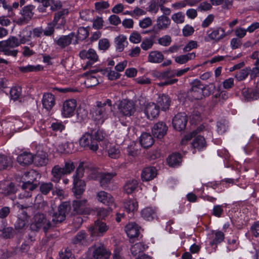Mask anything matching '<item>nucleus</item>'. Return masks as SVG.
Returning a JSON list of instances; mask_svg holds the SVG:
<instances>
[{"instance_id": "nucleus-30", "label": "nucleus", "mask_w": 259, "mask_h": 259, "mask_svg": "<svg viewBox=\"0 0 259 259\" xmlns=\"http://www.w3.org/2000/svg\"><path fill=\"white\" fill-rule=\"evenodd\" d=\"M63 171L62 167L60 166L59 165L54 166L51 171L52 176L51 179V181L56 183H58L60 181L62 177L65 175Z\"/></svg>"}, {"instance_id": "nucleus-45", "label": "nucleus", "mask_w": 259, "mask_h": 259, "mask_svg": "<svg viewBox=\"0 0 259 259\" xmlns=\"http://www.w3.org/2000/svg\"><path fill=\"white\" fill-rule=\"evenodd\" d=\"M116 44V49L119 52H122L125 47V44H127L126 41V37L123 35H120L115 38Z\"/></svg>"}, {"instance_id": "nucleus-50", "label": "nucleus", "mask_w": 259, "mask_h": 259, "mask_svg": "<svg viewBox=\"0 0 259 259\" xmlns=\"http://www.w3.org/2000/svg\"><path fill=\"white\" fill-rule=\"evenodd\" d=\"M114 176V175L111 173L103 174L101 176V186L103 188H106Z\"/></svg>"}, {"instance_id": "nucleus-6", "label": "nucleus", "mask_w": 259, "mask_h": 259, "mask_svg": "<svg viewBox=\"0 0 259 259\" xmlns=\"http://www.w3.org/2000/svg\"><path fill=\"white\" fill-rule=\"evenodd\" d=\"M89 251L92 253L94 259L101 258L108 259L111 255V252L107 249L103 243L101 242L93 245L89 248Z\"/></svg>"}, {"instance_id": "nucleus-23", "label": "nucleus", "mask_w": 259, "mask_h": 259, "mask_svg": "<svg viewBox=\"0 0 259 259\" xmlns=\"http://www.w3.org/2000/svg\"><path fill=\"white\" fill-rule=\"evenodd\" d=\"M88 234L84 230L79 231L71 239V242L74 244H79L87 246L90 241L87 239Z\"/></svg>"}, {"instance_id": "nucleus-57", "label": "nucleus", "mask_w": 259, "mask_h": 259, "mask_svg": "<svg viewBox=\"0 0 259 259\" xmlns=\"http://www.w3.org/2000/svg\"><path fill=\"white\" fill-rule=\"evenodd\" d=\"M214 98L218 99L215 102H220L222 104L228 98V93L225 91H222L216 94L214 96Z\"/></svg>"}, {"instance_id": "nucleus-7", "label": "nucleus", "mask_w": 259, "mask_h": 259, "mask_svg": "<svg viewBox=\"0 0 259 259\" xmlns=\"http://www.w3.org/2000/svg\"><path fill=\"white\" fill-rule=\"evenodd\" d=\"M30 180L24 182L22 185V189L24 190L33 191L40 184L39 180L41 175L36 171L31 170L29 171L27 175Z\"/></svg>"}, {"instance_id": "nucleus-29", "label": "nucleus", "mask_w": 259, "mask_h": 259, "mask_svg": "<svg viewBox=\"0 0 259 259\" xmlns=\"http://www.w3.org/2000/svg\"><path fill=\"white\" fill-rule=\"evenodd\" d=\"M47 154L46 152H37L33 156V162L37 166H44L48 162Z\"/></svg>"}, {"instance_id": "nucleus-4", "label": "nucleus", "mask_w": 259, "mask_h": 259, "mask_svg": "<svg viewBox=\"0 0 259 259\" xmlns=\"http://www.w3.org/2000/svg\"><path fill=\"white\" fill-rule=\"evenodd\" d=\"M53 222L47 220V218L43 213H36L33 218L32 222L30 224V228L32 231L37 232L41 228L45 233H47L48 230L54 227Z\"/></svg>"}, {"instance_id": "nucleus-15", "label": "nucleus", "mask_w": 259, "mask_h": 259, "mask_svg": "<svg viewBox=\"0 0 259 259\" xmlns=\"http://www.w3.org/2000/svg\"><path fill=\"white\" fill-rule=\"evenodd\" d=\"M79 56L82 59H88L89 60L86 63L84 69L91 66L93 63L97 61L98 56L96 51L93 49H90L89 50H82L79 53Z\"/></svg>"}, {"instance_id": "nucleus-53", "label": "nucleus", "mask_w": 259, "mask_h": 259, "mask_svg": "<svg viewBox=\"0 0 259 259\" xmlns=\"http://www.w3.org/2000/svg\"><path fill=\"white\" fill-rule=\"evenodd\" d=\"M89 34V32L85 28L80 27L78 28L77 33L75 35V36L77 39L83 40L88 36Z\"/></svg>"}, {"instance_id": "nucleus-24", "label": "nucleus", "mask_w": 259, "mask_h": 259, "mask_svg": "<svg viewBox=\"0 0 259 259\" xmlns=\"http://www.w3.org/2000/svg\"><path fill=\"white\" fill-rule=\"evenodd\" d=\"M211 30L212 31L210 33H209V31L207 32L208 37L211 40H213L218 42L223 39L226 36L224 29L221 27Z\"/></svg>"}, {"instance_id": "nucleus-48", "label": "nucleus", "mask_w": 259, "mask_h": 259, "mask_svg": "<svg viewBox=\"0 0 259 259\" xmlns=\"http://www.w3.org/2000/svg\"><path fill=\"white\" fill-rule=\"evenodd\" d=\"M146 249V245L141 242L136 243L131 248L132 254L136 256L144 251Z\"/></svg>"}, {"instance_id": "nucleus-8", "label": "nucleus", "mask_w": 259, "mask_h": 259, "mask_svg": "<svg viewBox=\"0 0 259 259\" xmlns=\"http://www.w3.org/2000/svg\"><path fill=\"white\" fill-rule=\"evenodd\" d=\"M72 205L73 210L71 212V215L75 214H87L90 212L88 207V200L86 199H76L72 201Z\"/></svg>"}, {"instance_id": "nucleus-14", "label": "nucleus", "mask_w": 259, "mask_h": 259, "mask_svg": "<svg viewBox=\"0 0 259 259\" xmlns=\"http://www.w3.org/2000/svg\"><path fill=\"white\" fill-rule=\"evenodd\" d=\"M76 107V102L74 99H70L65 101L63 104L62 114L65 117L72 116Z\"/></svg>"}, {"instance_id": "nucleus-34", "label": "nucleus", "mask_w": 259, "mask_h": 259, "mask_svg": "<svg viewBox=\"0 0 259 259\" xmlns=\"http://www.w3.org/2000/svg\"><path fill=\"white\" fill-rule=\"evenodd\" d=\"M159 108H161L163 110L168 109L170 104V99L168 96L162 94L159 96L157 100V104Z\"/></svg>"}, {"instance_id": "nucleus-36", "label": "nucleus", "mask_w": 259, "mask_h": 259, "mask_svg": "<svg viewBox=\"0 0 259 259\" xmlns=\"http://www.w3.org/2000/svg\"><path fill=\"white\" fill-rule=\"evenodd\" d=\"M124 209L127 212L137 211L138 207V202L136 199H128L123 201Z\"/></svg>"}, {"instance_id": "nucleus-54", "label": "nucleus", "mask_w": 259, "mask_h": 259, "mask_svg": "<svg viewBox=\"0 0 259 259\" xmlns=\"http://www.w3.org/2000/svg\"><path fill=\"white\" fill-rule=\"evenodd\" d=\"M250 71V69L249 68H244L236 73L235 77L239 81L243 80L248 76Z\"/></svg>"}, {"instance_id": "nucleus-56", "label": "nucleus", "mask_w": 259, "mask_h": 259, "mask_svg": "<svg viewBox=\"0 0 259 259\" xmlns=\"http://www.w3.org/2000/svg\"><path fill=\"white\" fill-rule=\"evenodd\" d=\"M21 93V89L19 87L12 88L10 91V97L14 101L17 100L20 97Z\"/></svg>"}, {"instance_id": "nucleus-21", "label": "nucleus", "mask_w": 259, "mask_h": 259, "mask_svg": "<svg viewBox=\"0 0 259 259\" xmlns=\"http://www.w3.org/2000/svg\"><path fill=\"white\" fill-rule=\"evenodd\" d=\"M98 201L104 204L111 207L114 205V200L111 194L106 192L101 191L97 194Z\"/></svg>"}, {"instance_id": "nucleus-60", "label": "nucleus", "mask_w": 259, "mask_h": 259, "mask_svg": "<svg viewBox=\"0 0 259 259\" xmlns=\"http://www.w3.org/2000/svg\"><path fill=\"white\" fill-rule=\"evenodd\" d=\"M153 44L154 41L151 39H147L146 38L142 41L141 47L143 50L147 51L152 48Z\"/></svg>"}, {"instance_id": "nucleus-19", "label": "nucleus", "mask_w": 259, "mask_h": 259, "mask_svg": "<svg viewBox=\"0 0 259 259\" xmlns=\"http://www.w3.org/2000/svg\"><path fill=\"white\" fill-rule=\"evenodd\" d=\"M85 189V184L83 180H73L72 192L76 199H80Z\"/></svg>"}, {"instance_id": "nucleus-59", "label": "nucleus", "mask_w": 259, "mask_h": 259, "mask_svg": "<svg viewBox=\"0 0 259 259\" xmlns=\"http://www.w3.org/2000/svg\"><path fill=\"white\" fill-rule=\"evenodd\" d=\"M172 41L171 37L168 35H165L158 39V43L162 46H169Z\"/></svg>"}, {"instance_id": "nucleus-16", "label": "nucleus", "mask_w": 259, "mask_h": 259, "mask_svg": "<svg viewBox=\"0 0 259 259\" xmlns=\"http://www.w3.org/2000/svg\"><path fill=\"white\" fill-rule=\"evenodd\" d=\"M167 130L168 127L164 122H158L153 126L152 133L154 137L161 139L166 134Z\"/></svg>"}, {"instance_id": "nucleus-13", "label": "nucleus", "mask_w": 259, "mask_h": 259, "mask_svg": "<svg viewBox=\"0 0 259 259\" xmlns=\"http://www.w3.org/2000/svg\"><path fill=\"white\" fill-rule=\"evenodd\" d=\"M108 229L106 224L100 220L95 222L94 225L89 228V232L92 237L101 236Z\"/></svg>"}, {"instance_id": "nucleus-18", "label": "nucleus", "mask_w": 259, "mask_h": 259, "mask_svg": "<svg viewBox=\"0 0 259 259\" xmlns=\"http://www.w3.org/2000/svg\"><path fill=\"white\" fill-rule=\"evenodd\" d=\"M160 108L156 104L151 102L147 104L145 113L148 119L152 120L157 118L159 114Z\"/></svg>"}, {"instance_id": "nucleus-42", "label": "nucleus", "mask_w": 259, "mask_h": 259, "mask_svg": "<svg viewBox=\"0 0 259 259\" xmlns=\"http://www.w3.org/2000/svg\"><path fill=\"white\" fill-rule=\"evenodd\" d=\"M2 237L6 239L13 238L16 234V232L12 227H5L1 231Z\"/></svg>"}, {"instance_id": "nucleus-27", "label": "nucleus", "mask_w": 259, "mask_h": 259, "mask_svg": "<svg viewBox=\"0 0 259 259\" xmlns=\"http://www.w3.org/2000/svg\"><path fill=\"white\" fill-rule=\"evenodd\" d=\"M157 176V170L155 167L150 166L145 168L141 174L143 181H149Z\"/></svg>"}, {"instance_id": "nucleus-26", "label": "nucleus", "mask_w": 259, "mask_h": 259, "mask_svg": "<svg viewBox=\"0 0 259 259\" xmlns=\"http://www.w3.org/2000/svg\"><path fill=\"white\" fill-rule=\"evenodd\" d=\"M33 155L30 152H24L19 154L17 160L22 166L31 164L33 162Z\"/></svg>"}, {"instance_id": "nucleus-22", "label": "nucleus", "mask_w": 259, "mask_h": 259, "mask_svg": "<svg viewBox=\"0 0 259 259\" xmlns=\"http://www.w3.org/2000/svg\"><path fill=\"white\" fill-rule=\"evenodd\" d=\"M56 103V99L54 95L49 93L44 94L42 99L43 107L48 111H50Z\"/></svg>"}, {"instance_id": "nucleus-41", "label": "nucleus", "mask_w": 259, "mask_h": 259, "mask_svg": "<svg viewBox=\"0 0 259 259\" xmlns=\"http://www.w3.org/2000/svg\"><path fill=\"white\" fill-rule=\"evenodd\" d=\"M193 147L195 149H197L198 150L206 147V143L205 139L203 136H198L193 140L192 143Z\"/></svg>"}, {"instance_id": "nucleus-25", "label": "nucleus", "mask_w": 259, "mask_h": 259, "mask_svg": "<svg viewBox=\"0 0 259 259\" xmlns=\"http://www.w3.org/2000/svg\"><path fill=\"white\" fill-rule=\"evenodd\" d=\"M69 10L68 9H63L58 11L54 14V18L53 21V25L59 24L64 25L66 22L65 18L68 15Z\"/></svg>"}, {"instance_id": "nucleus-62", "label": "nucleus", "mask_w": 259, "mask_h": 259, "mask_svg": "<svg viewBox=\"0 0 259 259\" xmlns=\"http://www.w3.org/2000/svg\"><path fill=\"white\" fill-rule=\"evenodd\" d=\"M83 163H80L76 170L75 175L73 176L74 180L78 179V180H81L80 178L83 177Z\"/></svg>"}, {"instance_id": "nucleus-1", "label": "nucleus", "mask_w": 259, "mask_h": 259, "mask_svg": "<svg viewBox=\"0 0 259 259\" xmlns=\"http://www.w3.org/2000/svg\"><path fill=\"white\" fill-rule=\"evenodd\" d=\"M108 105L109 107L112 106L110 99H106L104 102L97 101L96 105L91 110L92 118L95 121L102 123L108 118L109 109L106 107Z\"/></svg>"}, {"instance_id": "nucleus-55", "label": "nucleus", "mask_w": 259, "mask_h": 259, "mask_svg": "<svg viewBox=\"0 0 259 259\" xmlns=\"http://www.w3.org/2000/svg\"><path fill=\"white\" fill-rule=\"evenodd\" d=\"M75 168L73 162L70 160L66 161L64 167H62L65 175L70 174Z\"/></svg>"}, {"instance_id": "nucleus-47", "label": "nucleus", "mask_w": 259, "mask_h": 259, "mask_svg": "<svg viewBox=\"0 0 259 259\" xmlns=\"http://www.w3.org/2000/svg\"><path fill=\"white\" fill-rule=\"evenodd\" d=\"M43 67L40 65L36 66L32 65H28L26 66H20L19 70L23 73H27L29 72H37L43 69Z\"/></svg>"}, {"instance_id": "nucleus-17", "label": "nucleus", "mask_w": 259, "mask_h": 259, "mask_svg": "<svg viewBox=\"0 0 259 259\" xmlns=\"http://www.w3.org/2000/svg\"><path fill=\"white\" fill-rule=\"evenodd\" d=\"M75 35L74 32H71L66 35H61L58 38L54 39V44L59 47L60 49H63L71 44Z\"/></svg>"}, {"instance_id": "nucleus-3", "label": "nucleus", "mask_w": 259, "mask_h": 259, "mask_svg": "<svg viewBox=\"0 0 259 259\" xmlns=\"http://www.w3.org/2000/svg\"><path fill=\"white\" fill-rule=\"evenodd\" d=\"M19 46L18 38L16 36H11L7 40L0 41V52L4 55L16 57L18 51L14 49Z\"/></svg>"}, {"instance_id": "nucleus-58", "label": "nucleus", "mask_w": 259, "mask_h": 259, "mask_svg": "<svg viewBox=\"0 0 259 259\" xmlns=\"http://www.w3.org/2000/svg\"><path fill=\"white\" fill-rule=\"evenodd\" d=\"M171 19L177 24L183 23L185 20V15L181 12L174 14Z\"/></svg>"}, {"instance_id": "nucleus-12", "label": "nucleus", "mask_w": 259, "mask_h": 259, "mask_svg": "<svg viewBox=\"0 0 259 259\" xmlns=\"http://www.w3.org/2000/svg\"><path fill=\"white\" fill-rule=\"evenodd\" d=\"M187 122L188 117L186 114L185 112H180L174 117L172 124L176 131L182 132L186 128Z\"/></svg>"}, {"instance_id": "nucleus-10", "label": "nucleus", "mask_w": 259, "mask_h": 259, "mask_svg": "<svg viewBox=\"0 0 259 259\" xmlns=\"http://www.w3.org/2000/svg\"><path fill=\"white\" fill-rule=\"evenodd\" d=\"M118 110L121 115L130 116L135 113L136 108L133 101L122 100L118 105Z\"/></svg>"}, {"instance_id": "nucleus-64", "label": "nucleus", "mask_w": 259, "mask_h": 259, "mask_svg": "<svg viewBox=\"0 0 259 259\" xmlns=\"http://www.w3.org/2000/svg\"><path fill=\"white\" fill-rule=\"evenodd\" d=\"M60 259H75L70 249L66 248L64 252L59 253Z\"/></svg>"}, {"instance_id": "nucleus-33", "label": "nucleus", "mask_w": 259, "mask_h": 259, "mask_svg": "<svg viewBox=\"0 0 259 259\" xmlns=\"http://www.w3.org/2000/svg\"><path fill=\"white\" fill-rule=\"evenodd\" d=\"M12 165L13 161L10 157L5 154H0V170L10 168Z\"/></svg>"}, {"instance_id": "nucleus-9", "label": "nucleus", "mask_w": 259, "mask_h": 259, "mask_svg": "<svg viewBox=\"0 0 259 259\" xmlns=\"http://www.w3.org/2000/svg\"><path fill=\"white\" fill-rule=\"evenodd\" d=\"M191 88L188 93L192 98L194 100H200L204 97L203 90L204 85H203L200 80L195 79L191 82Z\"/></svg>"}, {"instance_id": "nucleus-2", "label": "nucleus", "mask_w": 259, "mask_h": 259, "mask_svg": "<svg viewBox=\"0 0 259 259\" xmlns=\"http://www.w3.org/2000/svg\"><path fill=\"white\" fill-rule=\"evenodd\" d=\"M69 202L65 201L61 203L58 207L57 211H54L53 208L49 211V215L52 217V222L54 225L62 223L64 221L67 214L71 215L72 211Z\"/></svg>"}, {"instance_id": "nucleus-52", "label": "nucleus", "mask_w": 259, "mask_h": 259, "mask_svg": "<svg viewBox=\"0 0 259 259\" xmlns=\"http://www.w3.org/2000/svg\"><path fill=\"white\" fill-rule=\"evenodd\" d=\"M53 189V184L51 183H41L40 184L39 190L44 195L48 194Z\"/></svg>"}, {"instance_id": "nucleus-63", "label": "nucleus", "mask_w": 259, "mask_h": 259, "mask_svg": "<svg viewBox=\"0 0 259 259\" xmlns=\"http://www.w3.org/2000/svg\"><path fill=\"white\" fill-rule=\"evenodd\" d=\"M26 227V222L24 220L18 218L15 224V230L18 232L24 229Z\"/></svg>"}, {"instance_id": "nucleus-35", "label": "nucleus", "mask_w": 259, "mask_h": 259, "mask_svg": "<svg viewBox=\"0 0 259 259\" xmlns=\"http://www.w3.org/2000/svg\"><path fill=\"white\" fill-rule=\"evenodd\" d=\"M32 35V31L28 30L25 28L20 32L18 35L19 39L18 38L19 45L21 44H24L30 40Z\"/></svg>"}, {"instance_id": "nucleus-49", "label": "nucleus", "mask_w": 259, "mask_h": 259, "mask_svg": "<svg viewBox=\"0 0 259 259\" xmlns=\"http://www.w3.org/2000/svg\"><path fill=\"white\" fill-rule=\"evenodd\" d=\"M119 147L118 145H110L108 149V156L111 158H118L120 154Z\"/></svg>"}, {"instance_id": "nucleus-37", "label": "nucleus", "mask_w": 259, "mask_h": 259, "mask_svg": "<svg viewBox=\"0 0 259 259\" xmlns=\"http://www.w3.org/2000/svg\"><path fill=\"white\" fill-rule=\"evenodd\" d=\"M170 19L164 15L158 17L157 19V26L159 30L167 29L170 24Z\"/></svg>"}, {"instance_id": "nucleus-61", "label": "nucleus", "mask_w": 259, "mask_h": 259, "mask_svg": "<svg viewBox=\"0 0 259 259\" xmlns=\"http://www.w3.org/2000/svg\"><path fill=\"white\" fill-rule=\"evenodd\" d=\"M106 137V133L103 130H98L93 135V138L97 142L104 140Z\"/></svg>"}, {"instance_id": "nucleus-39", "label": "nucleus", "mask_w": 259, "mask_h": 259, "mask_svg": "<svg viewBox=\"0 0 259 259\" xmlns=\"http://www.w3.org/2000/svg\"><path fill=\"white\" fill-rule=\"evenodd\" d=\"M142 217L147 220L152 221L156 218V214L155 210L151 207H146L141 211Z\"/></svg>"}, {"instance_id": "nucleus-40", "label": "nucleus", "mask_w": 259, "mask_h": 259, "mask_svg": "<svg viewBox=\"0 0 259 259\" xmlns=\"http://www.w3.org/2000/svg\"><path fill=\"white\" fill-rule=\"evenodd\" d=\"M1 193L6 195L14 194L16 192V189L14 183L10 182L7 184L2 185L1 188Z\"/></svg>"}, {"instance_id": "nucleus-38", "label": "nucleus", "mask_w": 259, "mask_h": 259, "mask_svg": "<svg viewBox=\"0 0 259 259\" xmlns=\"http://www.w3.org/2000/svg\"><path fill=\"white\" fill-rule=\"evenodd\" d=\"M164 59L161 52L158 51H151L148 55V61L154 63H159Z\"/></svg>"}, {"instance_id": "nucleus-51", "label": "nucleus", "mask_w": 259, "mask_h": 259, "mask_svg": "<svg viewBox=\"0 0 259 259\" xmlns=\"http://www.w3.org/2000/svg\"><path fill=\"white\" fill-rule=\"evenodd\" d=\"M225 235L223 232L221 231H217L214 234V239L210 242V245L213 246L214 245H217L224 241Z\"/></svg>"}, {"instance_id": "nucleus-31", "label": "nucleus", "mask_w": 259, "mask_h": 259, "mask_svg": "<svg viewBox=\"0 0 259 259\" xmlns=\"http://www.w3.org/2000/svg\"><path fill=\"white\" fill-rule=\"evenodd\" d=\"M140 142L142 147L148 148L153 144L154 140L149 133H143L140 137Z\"/></svg>"}, {"instance_id": "nucleus-44", "label": "nucleus", "mask_w": 259, "mask_h": 259, "mask_svg": "<svg viewBox=\"0 0 259 259\" xmlns=\"http://www.w3.org/2000/svg\"><path fill=\"white\" fill-rule=\"evenodd\" d=\"M167 160L170 166L174 167L181 162V155L178 153H173L168 157Z\"/></svg>"}, {"instance_id": "nucleus-5", "label": "nucleus", "mask_w": 259, "mask_h": 259, "mask_svg": "<svg viewBox=\"0 0 259 259\" xmlns=\"http://www.w3.org/2000/svg\"><path fill=\"white\" fill-rule=\"evenodd\" d=\"M35 8V7L32 5L24 6L20 11L21 16L16 18L14 22L20 26L28 23L33 17Z\"/></svg>"}, {"instance_id": "nucleus-46", "label": "nucleus", "mask_w": 259, "mask_h": 259, "mask_svg": "<svg viewBox=\"0 0 259 259\" xmlns=\"http://www.w3.org/2000/svg\"><path fill=\"white\" fill-rule=\"evenodd\" d=\"M50 6L52 11H57L61 9L62 3L60 0H48L44 7L48 8Z\"/></svg>"}, {"instance_id": "nucleus-11", "label": "nucleus", "mask_w": 259, "mask_h": 259, "mask_svg": "<svg viewBox=\"0 0 259 259\" xmlns=\"http://www.w3.org/2000/svg\"><path fill=\"white\" fill-rule=\"evenodd\" d=\"M79 145L81 147L96 151L98 149V145L93 138V134L85 133L80 139Z\"/></svg>"}, {"instance_id": "nucleus-32", "label": "nucleus", "mask_w": 259, "mask_h": 259, "mask_svg": "<svg viewBox=\"0 0 259 259\" xmlns=\"http://www.w3.org/2000/svg\"><path fill=\"white\" fill-rule=\"evenodd\" d=\"M139 183L136 179H130L124 185V191L127 194H132L138 187Z\"/></svg>"}, {"instance_id": "nucleus-43", "label": "nucleus", "mask_w": 259, "mask_h": 259, "mask_svg": "<svg viewBox=\"0 0 259 259\" xmlns=\"http://www.w3.org/2000/svg\"><path fill=\"white\" fill-rule=\"evenodd\" d=\"M196 57L194 53H188L186 55H180L175 58V61L180 64H183L187 63L188 61L194 59Z\"/></svg>"}, {"instance_id": "nucleus-28", "label": "nucleus", "mask_w": 259, "mask_h": 259, "mask_svg": "<svg viewBox=\"0 0 259 259\" xmlns=\"http://www.w3.org/2000/svg\"><path fill=\"white\" fill-rule=\"evenodd\" d=\"M125 231L130 238L137 237L139 234V227L135 223H129L125 226Z\"/></svg>"}, {"instance_id": "nucleus-20", "label": "nucleus", "mask_w": 259, "mask_h": 259, "mask_svg": "<svg viewBox=\"0 0 259 259\" xmlns=\"http://www.w3.org/2000/svg\"><path fill=\"white\" fill-rule=\"evenodd\" d=\"M241 94L244 99L248 101L257 100L259 98V88L257 87L255 89L244 88Z\"/></svg>"}]
</instances>
